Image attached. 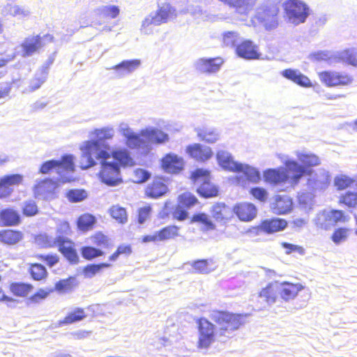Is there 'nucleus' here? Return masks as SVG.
Here are the masks:
<instances>
[{"label":"nucleus","mask_w":357,"mask_h":357,"mask_svg":"<svg viewBox=\"0 0 357 357\" xmlns=\"http://www.w3.org/2000/svg\"><path fill=\"white\" fill-rule=\"evenodd\" d=\"M322 84L328 87L348 86L354 82V77L347 73L324 70L318 73Z\"/></svg>","instance_id":"9d476101"},{"label":"nucleus","mask_w":357,"mask_h":357,"mask_svg":"<svg viewBox=\"0 0 357 357\" xmlns=\"http://www.w3.org/2000/svg\"><path fill=\"white\" fill-rule=\"evenodd\" d=\"M80 149L82 155L79 167L82 169H86L94 166L96 164L95 158L102 161L110 158L109 153L102 149V144L98 140L86 141Z\"/></svg>","instance_id":"39448f33"},{"label":"nucleus","mask_w":357,"mask_h":357,"mask_svg":"<svg viewBox=\"0 0 357 357\" xmlns=\"http://www.w3.org/2000/svg\"><path fill=\"white\" fill-rule=\"evenodd\" d=\"M142 135L146 139L147 145L162 144L169 140L168 135L156 128L142 130Z\"/></svg>","instance_id":"473e14b6"},{"label":"nucleus","mask_w":357,"mask_h":357,"mask_svg":"<svg viewBox=\"0 0 357 357\" xmlns=\"http://www.w3.org/2000/svg\"><path fill=\"white\" fill-rule=\"evenodd\" d=\"M24 177L20 174H6L0 177V199L9 197L15 187L23 182Z\"/></svg>","instance_id":"4468645a"},{"label":"nucleus","mask_w":357,"mask_h":357,"mask_svg":"<svg viewBox=\"0 0 357 357\" xmlns=\"http://www.w3.org/2000/svg\"><path fill=\"white\" fill-rule=\"evenodd\" d=\"M234 213L238 219L243 222H249L257 215V208L253 204L243 202L237 204L234 207Z\"/></svg>","instance_id":"bb28decb"},{"label":"nucleus","mask_w":357,"mask_h":357,"mask_svg":"<svg viewBox=\"0 0 357 357\" xmlns=\"http://www.w3.org/2000/svg\"><path fill=\"white\" fill-rule=\"evenodd\" d=\"M278 282L274 281L268 283L258 293V297L268 305H272L278 298Z\"/></svg>","instance_id":"c85d7f7f"},{"label":"nucleus","mask_w":357,"mask_h":357,"mask_svg":"<svg viewBox=\"0 0 357 357\" xmlns=\"http://www.w3.org/2000/svg\"><path fill=\"white\" fill-rule=\"evenodd\" d=\"M57 184L50 178H45L38 182L33 187L35 197L50 199L54 197Z\"/></svg>","instance_id":"6ab92c4d"},{"label":"nucleus","mask_w":357,"mask_h":357,"mask_svg":"<svg viewBox=\"0 0 357 357\" xmlns=\"http://www.w3.org/2000/svg\"><path fill=\"white\" fill-rule=\"evenodd\" d=\"M199 138L208 143H214L218 140V134L214 131L202 130L198 133Z\"/></svg>","instance_id":"0e129e2a"},{"label":"nucleus","mask_w":357,"mask_h":357,"mask_svg":"<svg viewBox=\"0 0 357 357\" xmlns=\"http://www.w3.org/2000/svg\"><path fill=\"white\" fill-rule=\"evenodd\" d=\"M236 54L247 60H256L261 57L259 48L251 40H244L238 44L235 49Z\"/></svg>","instance_id":"a211bd4d"},{"label":"nucleus","mask_w":357,"mask_h":357,"mask_svg":"<svg viewBox=\"0 0 357 357\" xmlns=\"http://www.w3.org/2000/svg\"><path fill=\"white\" fill-rule=\"evenodd\" d=\"M283 8L288 20L295 24L305 22L309 15V8L301 0H287Z\"/></svg>","instance_id":"1a4fd4ad"},{"label":"nucleus","mask_w":357,"mask_h":357,"mask_svg":"<svg viewBox=\"0 0 357 357\" xmlns=\"http://www.w3.org/2000/svg\"><path fill=\"white\" fill-rule=\"evenodd\" d=\"M187 153L197 161L204 162L213 156V151L208 146L193 144L186 147Z\"/></svg>","instance_id":"a878e982"},{"label":"nucleus","mask_w":357,"mask_h":357,"mask_svg":"<svg viewBox=\"0 0 357 357\" xmlns=\"http://www.w3.org/2000/svg\"><path fill=\"white\" fill-rule=\"evenodd\" d=\"M264 181L272 185L282 184L288 181L289 174L282 168L268 169L264 172Z\"/></svg>","instance_id":"393cba45"},{"label":"nucleus","mask_w":357,"mask_h":357,"mask_svg":"<svg viewBox=\"0 0 357 357\" xmlns=\"http://www.w3.org/2000/svg\"><path fill=\"white\" fill-rule=\"evenodd\" d=\"M301 161L303 163V167L307 169H310L312 167L317 166L319 165L320 160L319 158L313 154H304L302 155L300 158Z\"/></svg>","instance_id":"13d9d810"},{"label":"nucleus","mask_w":357,"mask_h":357,"mask_svg":"<svg viewBox=\"0 0 357 357\" xmlns=\"http://www.w3.org/2000/svg\"><path fill=\"white\" fill-rule=\"evenodd\" d=\"M229 208L225 204L217 203L212 206L211 214L217 221H227L229 220L227 215Z\"/></svg>","instance_id":"de8ad7c7"},{"label":"nucleus","mask_w":357,"mask_h":357,"mask_svg":"<svg viewBox=\"0 0 357 357\" xmlns=\"http://www.w3.org/2000/svg\"><path fill=\"white\" fill-rule=\"evenodd\" d=\"M96 222V218L92 214L86 213L79 216L77 220L78 229L82 231L91 230Z\"/></svg>","instance_id":"79ce46f5"},{"label":"nucleus","mask_w":357,"mask_h":357,"mask_svg":"<svg viewBox=\"0 0 357 357\" xmlns=\"http://www.w3.org/2000/svg\"><path fill=\"white\" fill-rule=\"evenodd\" d=\"M133 181L137 183H142L150 178V174L141 168H137L132 173Z\"/></svg>","instance_id":"e2e57ef3"},{"label":"nucleus","mask_w":357,"mask_h":357,"mask_svg":"<svg viewBox=\"0 0 357 357\" xmlns=\"http://www.w3.org/2000/svg\"><path fill=\"white\" fill-rule=\"evenodd\" d=\"M190 223H199L202 225L203 231H211L215 229V224L205 213H197L192 215L190 220Z\"/></svg>","instance_id":"ea45409f"},{"label":"nucleus","mask_w":357,"mask_h":357,"mask_svg":"<svg viewBox=\"0 0 357 357\" xmlns=\"http://www.w3.org/2000/svg\"><path fill=\"white\" fill-rule=\"evenodd\" d=\"M140 65V61L138 59L123 61L121 63L116 65L115 70H121L122 73H130L136 70Z\"/></svg>","instance_id":"3c124183"},{"label":"nucleus","mask_w":357,"mask_h":357,"mask_svg":"<svg viewBox=\"0 0 357 357\" xmlns=\"http://www.w3.org/2000/svg\"><path fill=\"white\" fill-rule=\"evenodd\" d=\"M191 180L199 184L198 194L204 198L215 197L218 194V188L211 182V172L208 169L197 168L190 175Z\"/></svg>","instance_id":"0eeeda50"},{"label":"nucleus","mask_w":357,"mask_h":357,"mask_svg":"<svg viewBox=\"0 0 357 357\" xmlns=\"http://www.w3.org/2000/svg\"><path fill=\"white\" fill-rule=\"evenodd\" d=\"M28 273L34 281H45L48 277V271L45 266L40 263L29 264Z\"/></svg>","instance_id":"e433bc0d"},{"label":"nucleus","mask_w":357,"mask_h":357,"mask_svg":"<svg viewBox=\"0 0 357 357\" xmlns=\"http://www.w3.org/2000/svg\"><path fill=\"white\" fill-rule=\"evenodd\" d=\"M86 317V314L84 308L76 307L71 312H70L62 321V324H71L75 322L80 321Z\"/></svg>","instance_id":"a18cd8bd"},{"label":"nucleus","mask_w":357,"mask_h":357,"mask_svg":"<svg viewBox=\"0 0 357 357\" xmlns=\"http://www.w3.org/2000/svg\"><path fill=\"white\" fill-rule=\"evenodd\" d=\"M152 212V206L150 204L143 206L137 210V222L143 224L150 218Z\"/></svg>","instance_id":"bf43d9fd"},{"label":"nucleus","mask_w":357,"mask_h":357,"mask_svg":"<svg viewBox=\"0 0 357 357\" xmlns=\"http://www.w3.org/2000/svg\"><path fill=\"white\" fill-rule=\"evenodd\" d=\"M181 227L175 225L165 226L153 234L144 235L141 241L144 243L164 242L175 240L181 236Z\"/></svg>","instance_id":"f8f14e48"},{"label":"nucleus","mask_w":357,"mask_h":357,"mask_svg":"<svg viewBox=\"0 0 357 357\" xmlns=\"http://www.w3.org/2000/svg\"><path fill=\"white\" fill-rule=\"evenodd\" d=\"M303 289V285L299 282L293 283L288 281L278 282V295L284 302L295 299Z\"/></svg>","instance_id":"f3484780"},{"label":"nucleus","mask_w":357,"mask_h":357,"mask_svg":"<svg viewBox=\"0 0 357 357\" xmlns=\"http://www.w3.org/2000/svg\"><path fill=\"white\" fill-rule=\"evenodd\" d=\"M39 207L36 201L29 199L24 202L22 206V213L25 217H33L39 213Z\"/></svg>","instance_id":"8fccbe9b"},{"label":"nucleus","mask_w":357,"mask_h":357,"mask_svg":"<svg viewBox=\"0 0 357 357\" xmlns=\"http://www.w3.org/2000/svg\"><path fill=\"white\" fill-rule=\"evenodd\" d=\"M126 144L132 149L148 147L146 139L142 135V130L138 134L133 132L126 134Z\"/></svg>","instance_id":"4c0bfd02"},{"label":"nucleus","mask_w":357,"mask_h":357,"mask_svg":"<svg viewBox=\"0 0 357 357\" xmlns=\"http://www.w3.org/2000/svg\"><path fill=\"white\" fill-rule=\"evenodd\" d=\"M287 172L291 174L289 176L288 183L294 187L298 184L301 179L305 176H310L312 174L310 169H307L294 160H288L285 163Z\"/></svg>","instance_id":"dca6fc26"},{"label":"nucleus","mask_w":357,"mask_h":357,"mask_svg":"<svg viewBox=\"0 0 357 357\" xmlns=\"http://www.w3.org/2000/svg\"><path fill=\"white\" fill-rule=\"evenodd\" d=\"M254 17L266 31L277 29L281 19L279 3L273 0H266L258 8Z\"/></svg>","instance_id":"7ed1b4c3"},{"label":"nucleus","mask_w":357,"mask_h":357,"mask_svg":"<svg viewBox=\"0 0 357 357\" xmlns=\"http://www.w3.org/2000/svg\"><path fill=\"white\" fill-rule=\"evenodd\" d=\"M271 209L278 215L287 214L293 209V200L287 195H277L271 204Z\"/></svg>","instance_id":"412c9836"},{"label":"nucleus","mask_w":357,"mask_h":357,"mask_svg":"<svg viewBox=\"0 0 357 357\" xmlns=\"http://www.w3.org/2000/svg\"><path fill=\"white\" fill-rule=\"evenodd\" d=\"M176 10L170 6V4H167L161 8H160L155 15L152 17L150 22L148 20H146L145 23L153 24L154 25H158L162 23H165L169 19V17L173 15H176Z\"/></svg>","instance_id":"7c9ffc66"},{"label":"nucleus","mask_w":357,"mask_h":357,"mask_svg":"<svg viewBox=\"0 0 357 357\" xmlns=\"http://www.w3.org/2000/svg\"><path fill=\"white\" fill-rule=\"evenodd\" d=\"M36 243L41 248H52L57 246L58 250L70 264H77L79 257L73 241L61 236L52 238L46 234H39L34 237Z\"/></svg>","instance_id":"f03ea898"},{"label":"nucleus","mask_w":357,"mask_h":357,"mask_svg":"<svg viewBox=\"0 0 357 357\" xmlns=\"http://www.w3.org/2000/svg\"><path fill=\"white\" fill-rule=\"evenodd\" d=\"M349 216L340 209H331L324 214L325 222L319 223V227L324 230H328L331 225H336L339 222H346L349 220Z\"/></svg>","instance_id":"4be33fe9"},{"label":"nucleus","mask_w":357,"mask_h":357,"mask_svg":"<svg viewBox=\"0 0 357 357\" xmlns=\"http://www.w3.org/2000/svg\"><path fill=\"white\" fill-rule=\"evenodd\" d=\"M66 196L68 199L71 202H79L84 200L87 194L84 190H70L67 192Z\"/></svg>","instance_id":"4d7b16f0"},{"label":"nucleus","mask_w":357,"mask_h":357,"mask_svg":"<svg viewBox=\"0 0 357 357\" xmlns=\"http://www.w3.org/2000/svg\"><path fill=\"white\" fill-rule=\"evenodd\" d=\"M53 171L61 177L65 172L75 171L74 157L72 155H63L60 160H50L43 162L39 169L43 174H50Z\"/></svg>","instance_id":"6e6552de"},{"label":"nucleus","mask_w":357,"mask_h":357,"mask_svg":"<svg viewBox=\"0 0 357 357\" xmlns=\"http://www.w3.org/2000/svg\"><path fill=\"white\" fill-rule=\"evenodd\" d=\"M53 39L54 37L50 34H46L43 36L36 35L26 38L21 44L22 56L28 57L38 52L44 46L45 40L52 42Z\"/></svg>","instance_id":"ddd939ff"},{"label":"nucleus","mask_w":357,"mask_h":357,"mask_svg":"<svg viewBox=\"0 0 357 357\" xmlns=\"http://www.w3.org/2000/svg\"><path fill=\"white\" fill-rule=\"evenodd\" d=\"M333 185L337 191H343L350 188H356L357 190V178L340 174L334 178Z\"/></svg>","instance_id":"c9c22d12"},{"label":"nucleus","mask_w":357,"mask_h":357,"mask_svg":"<svg viewBox=\"0 0 357 357\" xmlns=\"http://www.w3.org/2000/svg\"><path fill=\"white\" fill-rule=\"evenodd\" d=\"M288 222L285 219L273 218L265 219L260 222L259 229L266 234H273L283 231L287 228Z\"/></svg>","instance_id":"b1692460"},{"label":"nucleus","mask_w":357,"mask_h":357,"mask_svg":"<svg viewBox=\"0 0 357 357\" xmlns=\"http://www.w3.org/2000/svg\"><path fill=\"white\" fill-rule=\"evenodd\" d=\"M10 293L15 297L26 298L33 289V286L29 282H13L9 284Z\"/></svg>","instance_id":"f704fd0d"},{"label":"nucleus","mask_w":357,"mask_h":357,"mask_svg":"<svg viewBox=\"0 0 357 357\" xmlns=\"http://www.w3.org/2000/svg\"><path fill=\"white\" fill-rule=\"evenodd\" d=\"M212 259H197L194 261L191 266L195 273L207 274L214 270Z\"/></svg>","instance_id":"c03bdc74"},{"label":"nucleus","mask_w":357,"mask_h":357,"mask_svg":"<svg viewBox=\"0 0 357 357\" xmlns=\"http://www.w3.org/2000/svg\"><path fill=\"white\" fill-rule=\"evenodd\" d=\"M281 246L286 250L285 252L287 255L292 252H297L300 255H303L305 253V249L301 245L282 242L281 243Z\"/></svg>","instance_id":"69168bd1"},{"label":"nucleus","mask_w":357,"mask_h":357,"mask_svg":"<svg viewBox=\"0 0 357 357\" xmlns=\"http://www.w3.org/2000/svg\"><path fill=\"white\" fill-rule=\"evenodd\" d=\"M44 82V77L41 76H35L29 81L26 90L29 92H33L38 89Z\"/></svg>","instance_id":"338daca9"},{"label":"nucleus","mask_w":357,"mask_h":357,"mask_svg":"<svg viewBox=\"0 0 357 357\" xmlns=\"http://www.w3.org/2000/svg\"><path fill=\"white\" fill-rule=\"evenodd\" d=\"M109 154L110 157L115 160L114 163L119 165V168H121V167H132L135 164V160L126 149L114 150Z\"/></svg>","instance_id":"72a5a7b5"},{"label":"nucleus","mask_w":357,"mask_h":357,"mask_svg":"<svg viewBox=\"0 0 357 357\" xmlns=\"http://www.w3.org/2000/svg\"><path fill=\"white\" fill-rule=\"evenodd\" d=\"M351 234V229L345 227H340L334 229L331 239L335 245H340L345 242Z\"/></svg>","instance_id":"49530a36"},{"label":"nucleus","mask_w":357,"mask_h":357,"mask_svg":"<svg viewBox=\"0 0 357 357\" xmlns=\"http://www.w3.org/2000/svg\"><path fill=\"white\" fill-rule=\"evenodd\" d=\"M160 167L168 174H177L184 168V161L181 157L174 153L165 154L160 160Z\"/></svg>","instance_id":"2eb2a0df"},{"label":"nucleus","mask_w":357,"mask_h":357,"mask_svg":"<svg viewBox=\"0 0 357 357\" xmlns=\"http://www.w3.org/2000/svg\"><path fill=\"white\" fill-rule=\"evenodd\" d=\"M132 247L130 244L121 243L119 244L116 250L108 257L107 263H110L112 266L116 262L120 257H128L132 254Z\"/></svg>","instance_id":"58836bf2"},{"label":"nucleus","mask_w":357,"mask_h":357,"mask_svg":"<svg viewBox=\"0 0 357 357\" xmlns=\"http://www.w3.org/2000/svg\"><path fill=\"white\" fill-rule=\"evenodd\" d=\"M33 257L44 262L48 267H52L59 262V256L56 253L36 254Z\"/></svg>","instance_id":"603ef678"},{"label":"nucleus","mask_w":357,"mask_h":357,"mask_svg":"<svg viewBox=\"0 0 357 357\" xmlns=\"http://www.w3.org/2000/svg\"><path fill=\"white\" fill-rule=\"evenodd\" d=\"M108 213L111 218L120 224H125L128 221V213L126 208L119 205H112L109 207Z\"/></svg>","instance_id":"37998d69"},{"label":"nucleus","mask_w":357,"mask_h":357,"mask_svg":"<svg viewBox=\"0 0 357 357\" xmlns=\"http://www.w3.org/2000/svg\"><path fill=\"white\" fill-rule=\"evenodd\" d=\"M73 279L71 278L60 280L55 283L54 289L58 291H68L73 288Z\"/></svg>","instance_id":"052dcab7"},{"label":"nucleus","mask_w":357,"mask_h":357,"mask_svg":"<svg viewBox=\"0 0 357 357\" xmlns=\"http://www.w3.org/2000/svg\"><path fill=\"white\" fill-rule=\"evenodd\" d=\"M52 291L53 289L46 290L44 289H39L29 297V300L31 303H38L42 300L46 298Z\"/></svg>","instance_id":"680f3d73"},{"label":"nucleus","mask_w":357,"mask_h":357,"mask_svg":"<svg viewBox=\"0 0 357 357\" xmlns=\"http://www.w3.org/2000/svg\"><path fill=\"white\" fill-rule=\"evenodd\" d=\"M343 57L349 63L357 66V50L349 49L344 50Z\"/></svg>","instance_id":"774afa93"},{"label":"nucleus","mask_w":357,"mask_h":357,"mask_svg":"<svg viewBox=\"0 0 357 357\" xmlns=\"http://www.w3.org/2000/svg\"><path fill=\"white\" fill-rule=\"evenodd\" d=\"M98 14L105 18L114 19L120 13L119 8L117 6H105L97 10Z\"/></svg>","instance_id":"864d4df0"},{"label":"nucleus","mask_w":357,"mask_h":357,"mask_svg":"<svg viewBox=\"0 0 357 357\" xmlns=\"http://www.w3.org/2000/svg\"><path fill=\"white\" fill-rule=\"evenodd\" d=\"M101 169L98 172V177L101 182L109 185L116 186L123 182L120 176L119 165L107 160L100 161Z\"/></svg>","instance_id":"9b49d317"},{"label":"nucleus","mask_w":357,"mask_h":357,"mask_svg":"<svg viewBox=\"0 0 357 357\" xmlns=\"http://www.w3.org/2000/svg\"><path fill=\"white\" fill-rule=\"evenodd\" d=\"M0 222L3 227H16L21 224L22 217L17 210L5 208L0 211Z\"/></svg>","instance_id":"cd10ccee"},{"label":"nucleus","mask_w":357,"mask_h":357,"mask_svg":"<svg viewBox=\"0 0 357 357\" xmlns=\"http://www.w3.org/2000/svg\"><path fill=\"white\" fill-rule=\"evenodd\" d=\"M282 75L301 86L306 88L312 86L310 79L296 70L291 68L285 69L282 72Z\"/></svg>","instance_id":"2f4dec72"},{"label":"nucleus","mask_w":357,"mask_h":357,"mask_svg":"<svg viewBox=\"0 0 357 357\" xmlns=\"http://www.w3.org/2000/svg\"><path fill=\"white\" fill-rule=\"evenodd\" d=\"M7 15L15 17H26L29 15L30 11L25 6L8 3L5 7Z\"/></svg>","instance_id":"09e8293b"},{"label":"nucleus","mask_w":357,"mask_h":357,"mask_svg":"<svg viewBox=\"0 0 357 357\" xmlns=\"http://www.w3.org/2000/svg\"><path fill=\"white\" fill-rule=\"evenodd\" d=\"M198 200L192 194L185 192L178 197V202L186 208H190L197 203Z\"/></svg>","instance_id":"5fc2aeb1"},{"label":"nucleus","mask_w":357,"mask_h":357,"mask_svg":"<svg viewBox=\"0 0 357 357\" xmlns=\"http://www.w3.org/2000/svg\"><path fill=\"white\" fill-rule=\"evenodd\" d=\"M24 238V233L19 229H3L0 230V243L7 246H15Z\"/></svg>","instance_id":"5701e85b"},{"label":"nucleus","mask_w":357,"mask_h":357,"mask_svg":"<svg viewBox=\"0 0 357 357\" xmlns=\"http://www.w3.org/2000/svg\"><path fill=\"white\" fill-rule=\"evenodd\" d=\"M167 191V186L161 178H155L145 189L146 197L156 199L164 195Z\"/></svg>","instance_id":"c756f323"},{"label":"nucleus","mask_w":357,"mask_h":357,"mask_svg":"<svg viewBox=\"0 0 357 357\" xmlns=\"http://www.w3.org/2000/svg\"><path fill=\"white\" fill-rule=\"evenodd\" d=\"M248 314L234 313L227 310H214L211 314V319L215 326L205 317L196 319L197 325L198 349H208L215 341L216 335L220 337L230 338L234 331L240 329L246 323Z\"/></svg>","instance_id":"f257e3e1"},{"label":"nucleus","mask_w":357,"mask_h":357,"mask_svg":"<svg viewBox=\"0 0 357 357\" xmlns=\"http://www.w3.org/2000/svg\"><path fill=\"white\" fill-rule=\"evenodd\" d=\"M223 63V59L219 56L209 59L201 58L196 61L195 66L199 73L211 74L218 72Z\"/></svg>","instance_id":"aec40b11"},{"label":"nucleus","mask_w":357,"mask_h":357,"mask_svg":"<svg viewBox=\"0 0 357 357\" xmlns=\"http://www.w3.org/2000/svg\"><path fill=\"white\" fill-rule=\"evenodd\" d=\"M250 194L254 199L260 202H266L268 199V192L262 187H254L250 190Z\"/></svg>","instance_id":"6e6d98bb"},{"label":"nucleus","mask_w":357,"mask_h":357,"mask_svg":"<svg viewBox=\"0 0 357 357\" xmlns=\"http://www.w3.org/2000/svg\"><path fill=\"white\" fill-rule=\"evenodd\" d=\"M111 267L112 264L107 261L98 264H89L83 267L82 274L86 278H91L100 273L102 269H107Z\"/></svg>","instance_id":"a19ab883"},{"label":"nucleus","mask_w":357,"mask_h":357,"mask_svg":"<svg viewBox=\"0 0 357 357\" xmlns=\"http://www.w3.org/2000/svg\"><path fill=\"white\" fill-rule=\"evenodd\" d=\"M89 238L91 244L95 246L87 245L80 248L81 255L86 261H92L104 257L105 252L102 248L110 249L113 247L112 240L110 236L102 231L94 232Z\"/></svg>","instance_id":"20e7f679"},{"label":"nucleus","mask_w":357,"mask_h":357,"mask_svg":"<svg viewBox=\"0 0 357 357\" xmlns=\"http://www.w3.org/2000/svg\"><path fill=\"white\" fill-rule=\"evenodd\" d=\"M216 158L222 167L235 172L243 173L249 181L257 183L260 179L258 171L248 165L234 162L231 156L225 151H218Z\"/></svg>","instance_id":"423d86ee"}]
</instances>
